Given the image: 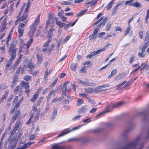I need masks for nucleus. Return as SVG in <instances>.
<instances>
[{
    "mask_svg": "<svg viewBox=\"0 0 149 149\" xmlns=\"http://www.w3.org/2000/svg\"><path fill=\"white\" fill-rule=\"evenodd\" d=\"M141 138V136L139 135L133 140L127 143L125 145L120 148L119 149H134L136 148Z\"/></svg>",
    "mask_w": 149,
    "mask_h": 149,
    "instance_id": "1",
    "label": "nucleus"
},
{
    "mask_svg": "<svg viewBox=\"0 0 149 149\" xmlns=\"http://www.w3.org/2000/svg\"><path fill=\"white\" fill-rule=\"evenodd\" d=\"M53 30L52 29H50L49 31H48V35L47 36L48 37L49 39L43 45L44 48L42 49V51L44 52H47V51L48 52H50L52 51L54 48V45L53 44L49 48L48 47L49 43L51 41V38L52 36V34Z\"/></svg>",
    "mask_w": 149,
    "mask_h": 149,
    "instance_id": "2",
    "label": "nucleus"
},
{
    "mask_svg": "<svg viewBox=\"0 0 149 149\" xmlns=\"http://www.w3.org/2000/svg\"><path fill=\"white\" fill-rule=\"evenodd\" d=\"M30 5V3L29 2L27 3L26 7L25 10V11L24 13L22 15H21L22 10H20L19 13L18 17H19V20H22V19L24 21V23H25L26 22H27V20L26 18L28 17L29 11L28 9L29 8Z\"/></svg>",
    "mask_w": 149,
    "mask_h": 149,
    "instance_id": "3",
    "label": "nucleus"
},
{
    "mask_svg": "<svg viewBox=\"0 0 149 149\" xmlns=\"http://www.w3.org/2000/svg\"><path fill=\"white\" fill-rule=\"evenodd\" d=\"M18 19L15 21V25H17V23L19 22L20 24L18 28V31L19 33V37H22L23 34L24 30L22 28L24 27L25 26L27 22L25 23H24V21L22 19V20H19V17L18 16Z\"/></svg>",
    "mask_w": 149,
    "mask_h": 149,
    "instance_id": "4",
    "label": "nucleus"
},
{
    "mask_svg": "<svg viewBox=\"0 0 149 149\" xmlns=\"http://www.w3.org/2000/svg\"><path fill=\"white\" fill-rule=\"evenodd\" d=\"M54 20H55L56 23V21H58V19L55 16L54 14L52 13L49 15V18L47 22L45 28H47L49 24L50 25V26H53L54 23Z\"/></svg>",
    "mask_w": 149,
    "mask_h": 149,
    "instance_id": "5",
    "label": "nucleus"
},
{
    "mask_svg": "<svg viewBox=\"0 0 149 149\" xmlns=\"http://www.w3.org/2000/svg\"><path fill=\"white\" fill-rule=\"evenodd\" d=\"M40 15H39L38 16V17L35 19L33 23L31 26L30 30L29 33L31 32H32V36L35 33L37 28V24L40 22Z\"/></svg>",
    "mask_w": 149,
    "mask_h": 149,
    "instance_id": "6",
    "label": "nucleus"
},
{
    "mask_svg": "<svg viewBox=\"0 0 149 149\" xmlns=\"http://www.w3.org/2000/svg\"><path fill=\"white\" fill-rule=\"evenodd\" d=\"M80 127L81 126H79L74 127L72 128V130H70L69 128L65 129L61 131V133L58 135V136L57 137V138H58L63 136L72 131L79 129Z\"/></svg>",
    "mask_w": 149,
    "mask_h": 149,
    "instance_id": "7",
    "label": "nucleus"
},
{
    "mask_svg": "<svg viewBox=\"0 0 149 149\" xmlns=\"http://www.w3.org/2000/svg\"><path fill=\"white\" fill-rule=\"evenodd\" d=\"M149 32L147 31L146 33L145 40H144V45L141 49L142 52H144L146 49L149 45Z\"/></svg>",
    "mask_w": 149,
    "mask_h": 149,
    "instance_id": "8",
    "label": "nucleus"
},
{
    "mask_svg": "<svg viewBox=\"0 0 149 149\" xmlns=\"http://www.w3.org/2000/svg\"><path fill=\"white\" fill-rule=\"evenodd\" d=\"M131 130V128H129L127 129L125 131L123 132L118 137L117 139V141H121V140H125L128 137V134L127 132H129Z\"/></svg>",
    "mask_w": 149,
    "mask_h": 149,
    "instance_id": "9",
    "label": "nucleus"
},
{
    "mask_svg": "<svg viewBox=\"0 0 149 149\" xmlns=\"http://www.w3.org/2000/svg\"><path fill=\"white\" fill-rule=\"evenodd\" d=\"M16 45L15 42H13L10 45V49L8 50L9 54L16 55Z\"/></svg>",
    "mask_w": 149,
    "mask_h": 149,
    "instance_id": "10",
    "label": "nucleus"
},
{
    "mask_svg": "<svg viewBox=\"0 0 149 149\" xmlns=\"http://www.w3.org/2000/svg\"><path fill=\"white\" fill-rule=\"evenodd\" d=\"M107 17H105L103 19L102 22L99 24L94 29L93 31H95V32L97 33L98 31V29L101 27V26H103L107 22Z\"/></svg>",
    "mask_w": 149,
    "mask_h": 149,
    "instance_id": "11",
    "label": "nucleus"
},
{
    "mask_svg": "<svg viewBox=\"0 0 149 149\" xmlns=\"http://www.w3.org/2000/svg\"><path fill=\"white\" fill-rule=\"evenodd\" d=\"M9 55L11 56L10 58L8 61V62L6 65V68L5 71L6 72H7L8 68L10 66V65L12 63L13 61L15 59L16 55H13L11 54H9Z\"/></svg>",
    "mask_w": 149,
    "mask_h": 149,
    "instance_id": "12",
    "label": "nucleus"
},
{
    "mask_svg": "<svg viewBox=\"0 0 149 149\" xmlns=\"http://www.w3.org/2000/svg\"><path fill=\"white\" fill-rule=\"evenodd\" d=\"M111 107V106H107L105 109V111L104 112H102L99 113L96 116V117L97 118H99L101 116L103 115L104 113L111 111L112 110L110 109Z\"/></svg>",
    "mask_w": 149,
    "mask_h": 149,
    "instance_id": "13",
    "label": "nucleus"
},
{
    "mask_svg": "<svg viewBox=\"0 0 149 149\" xmlns=\"http://www.w3.org/2000/svg\"><path fill=\"white\" fill-rule=\"evenodd\" d=\"M21 86L22 88H25L26 92L28 93L30 91L29 83L22 81L21 83Z\"/></svg>",
    "mask_w": 149,
    "mask_h": 149,
    "instance_id": "14",
    "label": "nucleus"
},
{
    "mask_svg": "<svg viewBox=\"0 0 149 149\" xmlns=\"http://www.w3.org/2000/svg\"><path fill=\"white\" fill-rule=\"evenodd\" d=\"M38 114L36 115V114L35 113L32 114L27 123L28 124H29L32 121L34 122L38 120Z\"/></svg>",
    "mask_w": 149,
    "mask_h": 149,
    "instance_id": "15",
    "label": "nucleus"
},
{
    "mask_svg": "<svg viewBox=\"0 0 149 149\" xmlns=\"http://www.w3.org/2000/svg\"><path fill=\"white\" fill-rule=\"evenodd\" d=\"M16 142L13 140H11L9 143L8 146V149H13L15 148Z\"/></svg>",
    "mask_w": 149,
    "mask_h": 149,
    "instance_id": "16",
    "label": "nucleus"
},
{
    "mask_svg": "<svg viewBox=\"0 0 149 149\" xmlns=\"http://www.w3.org/2000/svg\"><path fill=\"white\" fill-rule=\"evenodd\" d=\"M35 143L34 142H27L25 144L22 146L19 147L16 149H25L29 147L31 145Z\"/></svg>",
    "mask_w": 149,
    "mask_h": 149,
    "instance_id": "17",
    "label": "nucleus"
},
{
    "mask_svg": "<svg viewBox=\"0 0 149 149\" xmlns=\"http://www.w3.org/2000/svg\"><path fill=\"white\" fill-rule=\"evenodd\" d=\"M90 141V139L88 138L81 137H80V142L83 143H86Z\"/></svg>",
    "mask_w": 149,
    "mask_h": 149,
    "instance_id": "18",
    "label": "nucleus"
},
{
    "mask_svg": "<svg viewBox=\"0 0 149 149\" xmlns=\"http://www.w3.org/2000/svg\"><path fill=\"white\" fill-rule=\"evenodd\" d=\"M33 38L32 36L30 38V40H29L27 42V44L26 45V44H24V43H22V45H24L26 46V48L27 49H28L30 46L31 45L33 41Z\"/></svg>",
    "mask_w": 149,
    "mask_h": 149,
    "instance_id": "19",
    "label": "nucleus"
},
{
    "mask_svg": "<svg viewBox=\"0 0 149 149\" xmlns=\"http://www.w3.org/2000/svg\"><path fill=\"white\" fill-rule=\"evenodd\" d=\"M60 88L62 91V95H65V93L67 90V86L65 85V84H63V87L62 86H58V89Z\"/></svg>",
    "mask_w": 149,
    "mask_h": 149,
    "instance_id": "20",
    "label": "nucleus"
},
{
    "mask_svg": "<svg viewBox=\"0 0 149 149\" xmlns=\"http://www.w3.org/2000/svg\"><path fill=\"white\" fill-rule=\"evenodd\" d=\"M24 68H22L21 66H19L17 68L15 74H19L20 73L21 74H23L24 73Z\"/></svg>",
    "mask_w": 149,
    "mask_h": 149,
    "instance_id": "21",
    "label": "nucleus"
},
{
    "mask_svg": "<svg viewBox=\"0 0 149 149\" xmlns=\"http://www.w3.org/2000/svg\"><path fill=\"white\" fill-rule=\"evenodd\" d=\"M22 56V55L20 54L19 57H18V59L16 60L13 66L14 68H16L17 66L18 65L19 63H20V60Z\"/></svg>",
    "mask_w": 149,
    "mask_h": 149,
    "instance_id": "22",
    "label": "nucleus"
},
{
    "mask_svg": "<svg viewBox=\"0 0 149 149\" xmlns=\"http://www.w3.org/2000/svg\"><path fill=\"white\" fill-rule=\"evenodd\" d=\"M57 90H51L48 96L47 97V102H49V99H50L51 98V96H52V95L53 94V93L55 92L56 91H57Z\"/></svg>",
    "mask_w": 149,
    "mask_h": 149,
    "instance_id": "23",
    "label": "nucleus"
},
{
    "mask_svg": "<svg viewBox=\"0 0 149 149\" xmlns=\"http://www.w3.org/2000/svg\"><path fill=\"white\" fill-rule=\"evenodd\" d=\"M127 82L126 81H125L123 82L122 83L117 85L116 86V90H118L119 89H121L123 88V87L126 86H124V84Z\"/></svg>",
    "mask_w": 149,
    "mask_h": 149,
    "instance_id": "24",
    "label": "nucleus"
},
{
    "mask_svg": "<svg viewBox=\"0 0 149 149\" xmlns=\"http://www.w3.org/2000/svg\"><path fill=\"white\" fill-rule=\"evenodd\" d=\"M123 104V102H118L113 104L111 106L113 108H117L122 106Z\"/></svg>",
    "mask_w": 149,
    "mask_h": 149,
    "instance_id": "25",
    "label": "nucleus"
},
{
    "mask_svg": "<svg viewBox=\"0 0 149 149\" xmlns=\"http://www.w3.org/2000/svg\"><path fill=\"white\" fill-rule=\"evenodd\" d=\"M88 109L86 106H84L78 110V112L79 113H84L87 111Z\"/></svg>",
    "mask_w": 149,
    "mask_h": 149,
    "instance_id": "26",
    "label": "nucleus"
},
{
    "mask_svg": "<svg viewBox=\"0 0 149 149\" xmlns=\"http://www.w3.org/2000/svg\"><path fill=\"white\" fill-rule=\"evenodd\" d=\"M125 74L123 73L119 74L115 78V80L118 81L123 78L125 76Z\"/></svg>",
    "mask_w": 149,
    "mask_h": 149,
    "instance_id": "27",
    "label": "nucleus"
},
{
    "mask_svg": "<svg viewBox=\"0 0 149 149\" xmlns=\"http://www.w3.org/2000/svg\"><path fill=\"white\" fill-rule=\"evenodd\" d=\"M97 34V33L95 32V31H93V33L89 37V40H95L97 36V35H96Z\"/></svg>",
    "mask_w": 149,
    "mask_h": 149,
    "instance_id": "28",
    "label": "nucleus"
},
{
    "mask_svg": "<svg viewBox=\"0 0 149 149\" xmlns=\"http://www.w3.org/2000/svg\"><path fill=\"white\" fill-rule=\"evenodd\" d=\"M20 112L19 111H18L17 113H15L14 115L13 116L12 118V120L13 122H14L16 120V118L19 116L20 114Z\"/></svg>",
    "mask_w": 149,
    "mask_h": 149,
    "instance_id": "29",
    "label": "nucleus"
},
{
    "mask_svg": "<svg viewBox=\"0 0 149 149\" xmlns=\"http://www.w3.org/2000/svg\"><path fill=\"white\" fill-rule=\"evenodd\" d=\"M64 98V97H61L58 98H54L52 101V102L53 103L56 102H59L61 101Z\"/></svg>",
    "mask_w": 149,
    "mask_h": 149,
    "instance_id": "30",
    "label": "nucleus"
},
{
    "mask_svg": "<svg viewBox=\"0 0 149 149\" xmlns=\"http://www.w3.org/2000/svg\"><path fill=\"white\" fill-rule=\"evenodd\" d=\"M52 149H67L66 147L59 146L57 145H54L52 147Z\"/></svg>",
    "mask_w": 149,
    "mask_h": 149,
    "instance_id": "31",
    "label": "nucleus"
},
{
    "mask_svg": "<svg viewBox=\"0 0 149 149\" xmlns=\"http://www.w3.org/2000/svg\"><path fill=\"white\" fill-rule=\"evenodd\" d=\"M84 91L87 93H91L94 91V89L92 88H85L84 89Z\"/></svg>",
    "mask_w": 149,
    "mask_h": 149,
    "instance_id": "32",
    "label": "nucleus"
},
{
    "mask_svg": "<svg viewBox=\"0 0 149 149\" xmlns=\"http://www.w3.org/2000/svg\"><path fill=\"white\" fill-rule=\"evenodd\" d=\"M83 85L86 86H95L96 84L93 83H92L89 82H84Z\"/></svg>",
    "mask_w": 149,
    "mask_h": 149,
    "instance_id": "33",
    "label": "nucleus"
},
{
    "mask_svg": "<svg viewBox=\"0 0 149 149\" xmlns=\"http://www.w3.org/2000/svg\"><path fill=\"white\" fill-rule=\"evenodd\" d=\"M39 95L38 93H36L33 95V97L31 98L30 101L32 102H34L38 98Z\"/></svg>",
    "mask_w": 149,
    "mask_h": 149,
    "instance_id": "34",
    "label": "nucleus"
},
{
    "mask_svg": "<svg viewBox=\"0 0 149 149\" xmlns=\"http://www.w3.org/2000/svg\"><path fill=\"white\" fill-rule=\"evenodd\" d=\"M98 0H93L92 1L86 3L85 4H90L91 7H92L95 6L97 3Z\"/></svg>",
    "mask_w": 149,
    "mask_h": 149,
    "instance_id": "35",
    "label": "nucleus"
},
{
    "mask_svg": "<svg viewBox=\"0 0 149 149\" xmlns=\"http://www.w3.org/2000/svg\"><path fill=\"white\" fill-rule=\"evenodd\" d=\"M77 20H76V21L74 22L71 25V23H70L69 24L66 25L65 26L64 28V29L66 31L68 29V28L69 27H70V26H73L75 24Z\"/></svg>",
    "mask_w": 149,
    "mask_h": 149,
    "instance_id": "36",
    "label": "nucleus"
},
{
    "mask_svg": "<svg viewBox=\"0 0 149 149\" xmlns=\"http://www.w3.org/2000/svg\"><path fill=\"white\" fill-rule=\"evenodd\" d=\"M30 63V62L27 59H25L23 63L24 68H26Z\"/></svg>",
    "mask_w": 149,
    "mask_h": 149,
    "instance_id": "37",
    "label": "nucleus"
},
{
    "mask_svg": "<svg viewBox=\"0 0 149 149\" xmlns=\"http://www.w3.org/2000/svg\"><path fill=\"white\" fill-rule=\"evenodd\" d=\"M98 54L97 52V51H95L91 53L90 54L88 55L87 56V57L91 58Z\"/></svg>",
    "mask_w": 149,
    "mask_h": 149,
    "instance_id": "38",
    "label": "nucleus"
},
{
    "mask_svg": "<svg viewBox=\"0 0 149 149\" xmlns=\"http://www.w3.org/2000/svg\"><path fill=\"white\" fill-rule=\"evenodd\" d=\"M77 65L76 63H73L71 65L70 69L72 71H75L77 68Z\"/></svg>",
    "mask_w": 149,
    "mask_h": 149,
    "instance_id": "39",
    "label": "nucleus"
},
{
    "mask_svg": "<svg viewBox=\"0 0 149 149\" xmlns=\"http://www.w3.org/2000/svg\"><path fill=\"white\" fill-rule=\"evenodd\" d=\"M134 0H130L129 1H126L125 2V5H128L131 6H133V2Z\"/></svg>",
    "mask_w": 149,
    "mask_h": 149,
    "instance_id": "40",
    "label": "nucleus"
},
{
    "mask_svg": "<svg viewBox=\"0 0 149 149\" xmlns=\"http://www.w3.org/2000/svg\"><path fill=\"white\" fill-rule=\"evenodd\" d=\"M2 27L0 28V29H1V31H3L5 30L6 27V20H4L2 22Z\"/></svg>",
    "mask_w": 149,
    "mask_h": 149,
    "instance_id": "41",
    "label": "nucleus"
},
{
    "mask_svg": "<svg viewBox=\"0 0 149 149\" xmlns=\"http://www.w3.org/2000/svg\"><path fill=\"white\" fill-rule=\"evenodd\" d=\"M136 8H141V5L137 2H133V6Z\"/></svg>",
    "mask_w": 149,
    "mask_h": 149,
    "instance_id": "42",
    "label": "nucleus"
},
{
    "mask_svg": "<svg viewBox=\"0 0 149 149\" xmlns=\"http://www.w3.org/2000/svg\"><path fill=\"white\" fill-rule=\"evenodd\" d=\"M80 137H75L68 139V141L69 142L71 141H74L76 142H80Z\"/></svg>",
    "mask_w": 149,
    "mask_h": 149,
    "instance_id": "43",
    "label": "nucleus"
},
{
    "mask_svg": "<svg viewBox=\"0 0 149 149\" xmlns=\"http://www.w3.org/2000/svg\"><path fill=\"white\" fill-rule=\"evenodd\" d=\"M87 10V9L81 11L79 13L77 14V17L81 16L83 15Z\"/></svg>",
    "mask_w": 149,
    "mask_h": 149,
    "instance_id": "44",
    "label": "nucleus"
},
{
    "mask_svg": "<svg viewBox=\"0 0 149 149\" xmlns=\"http://www.w3.org/2000/svg\"><path fill=\"white\" fill-rule=\"evenodd\" d=\"M120 5L119 4H117L114 7L113 10L112 12V14L113 15H114L115 14L116 11H117V9L118 7L120 6Z\"/></svg>",
    "mask_w": 149,
    "mask_h": 149,
    "instance_id": "45",
    "label": "nucleus"
},
{
    "mask_svg": "<svg viewBox=\"0 0 149 149\" xmlns=\"http://www.w3.org/2000/svg\"><path fill=\"white\" fill-rule=\"evenodd\" d=\"M32 110L34 112L33 114H36V115L39 114L40 113L39 111L38 110L36 107L33 106L32 108Z\"/></svg>",
    "mask_w": 149,
    "mask_h": 149,
    "instance_id": "46",
    "label": "nucleus"
},
{
    "mask_svg": "<svg viewBox=\"0 0 149 149\" xmlns=\"http://www.w3.org/2000/svg\"><path fill=\"white\" fill-rule=\"evenodd\" d=\"M102 130V129L101 128H97L93 130L92 132L95 133H98L101 132Z\"/></svg>",
    "mask_w": 149,
    "mask_h": 149,
    "instance_id": "47",
    "label": "nucleus"
},
{
    "mask_svg": "<svg viewBox=\"0 0 149 149\" xmlns=\"http://www.w3.org/2000/svg\"><path fill=\"white\" fill-rule=\"evenodd\" d=\"M34 68V67L32 63H30L28 65H27L26 68H29L30 70H33V69Z\"/></svg>",
    "mask_w": 149,
    "mask_h": 149,
    "instance_id": "48",
    "label": "nucleus"
},
{
    "mask_svg": "<svg viewBox=\"0 0 149 149\" xmlns=\"http://www.w3.org/2000/svg\"><path fill=\"white\" fill-rule=\"evenodd\" d=\"M56 24L58 25L60 27L62 28L64 26L65 24V23H62L61 22L58 21H56Z\"/></svg>",
    "mask_w": 149,
    "mask_h": 149,
    "instance_id": "49",
    "label": "nucleus"
},
{
    "mask_svg": "<svg viewBox=\"0 0 149 149\" xmlns=\"http://www.w3.org/2000/svg\"><path fill=\"white\" fill-rule=\"evenodd\" d=\"M31 76L29 75H25L24 76L23 79L26 81H29L31 79Z\"/></svg>",
    "mask_w": 149,
    "mask_h": 149,
    "instance_id": "50",
    "label": "nucleus"
},
{
    "mask_svg": "<svg viewBox=\"0 0 149 149\" xmlns=\"http://www.w3.org/2000/svg\"><path fill=\"white\" fill-rule=\"evenodd\" d=\"M86 67H84L81 69L79 71V73H86Z\"/></svg>",
    "mask_w": 149,
    "mask_h": 149,
    "instance_id": "51",
    "label": "nucleus"
},
{
    "mask_svg": "<svg viewBox=\"0 0 149 149\" xmlns=\"http://www.w3.org/2000/svg\"><path fill=\"white\" fill-rule=\"evenodd\" d=\"M37 58L38 59V61L41 62L42 60V55L41 54H37Z\"/></svg>",
    "mask_w": 149,
    "mask_h": 149,
    "instance_id": "52",
    "label": "nucleus"
},
{
    "mask_svg": "<svg viewBox=\"0 0 149 149\" xmlns=\"http://www.w3.org/2000/svg\"><path fill=\"white\" fill-rule=\"evenodd\" d=\"M81 116H77L72 118V120L73 121H75L79 120L81 117Z\"/></svg>",
    "mask_w": 149,
    "mask_h": 149,
    "instance_id": "53",
    "label": "nucleus"
},
{
    "mask_svg": "<svg viewBox=\"0 0 149 149\" xmlns=\"http://www.w3.org/2000/svg\"><path fill=\"white\" fill-rule=\"evenodd\" d=\"M113 3H112V1H111L106 7V8L107 10L110 9L112 6V5Z\"/></svg>",
    "mask_w": 149,
    "mask_h": 149,
    "instance_id": "54",
    "label": "nucleus"
},
{
    "mask_svg": "<svg viewBox=\"0 0 149 149\" xmlns=\"http://www.w3.org/2000/svg\"><path fill=\"white\" fill-rule=\"evenodd\" d=\"M143 31H140L138 32L139 37L141 39L143 37Z\"/></svg>",
    "mask_w": 149,
    "mask_h": 149,
    "instance_id": "55",
    "label": "nucleus"
},
{
    "mask_svg": "<svg viewBox=\"0 0 149 149\" xmlns=\"http://www.w3.org/2000/svg\"><path fill=\"white\" fill-rule=\"evenodd\" d=\"M52 71V70L51 69L49 71L48 69L47 68L45 72V74L46 75L48 76L50 74Z\"/></svg>",
    "mask_w": 149,
    "mask_h": 149,
    "instance_id": "56",
    "label": "nucleus"
},
{
    "mask_svg": "<svg viewBox=\"0 0 149 149\" xmlns=\"http://www.w3.org/2000/svg\"><path fill=\"white\" fill-rule=\"evenodd\" d=\"M52 71V70L51 69L49 71L48 69L47 68L45 72V74L46 75L48 76L50 74Z\"/></svg>",
    "mask_w": 149,
    "mask_h": 149,
    "instance_id": "57",
    "label": "nucleus"
},
{
    "mask_svg": "<svg viewBox=\"0 0 149 149\" xmlns=\"http://www.w3.org/2000/svg\"><path fill=\"white\" fill-rule=\"evenodd\" d=\"M57 113V111L56 110H54L53 112V114L51 117V119H54V118L56 116Z\"/></svg>",
    "mask_w": 149,
    "mask_h": 149,
    "instance_id": "58",
    "label": "nucleus"
},
{
    "mask_svg": "<svg viewBox=\"0 0 149 149\" xmlns=\"http://www.w3.org/2000/svg\"><path fill=\"white\" fill-rule=\"evenodd\" d=\"M111 25V24L109 22L107 23V24L106 31H108L110 29Z\"/></svg>",
    "mask_w": 149,
    "mask_h": 149,
    "instance_id": "59",
    "label": "nucleus"
},
{
    "mask_svg": "<svg viewBox=\"0 0 149 149\" xmlns=\"http://www.w3.org/2000/svg\"><path fill=\"white\" fill-rule=\"evenodd\" d=\"M58 78H56L55 79L54 81H53V82L50 85V86L51 87H53L57 83V81H58Z\"/></svg>",
    "mask_w": 149,
    "mask_h": 149,
    "instance_id": "60",
    "label": "nucleus"
},
{
    "mask_svg": "<svg viewBox=\"0 0 149 149\" xmlns=\"http://www.w3.org/2000/svg\"><path fill=\"white\" fill-rule=\"evenodd\" d=\"M83 100L81 99H79L77 100V105L78 106L81 104L83 102Z\"/></svg>",
    "mask_w": 149,
    "mask_h": 149,
    "instance_id": "61",
    "label": "nucleus"
},
{
    "mask_svg": "<svg viewBox=\"0 0 149 149\" xmlns=\"http://www.w3.org/2000/svg\"><path fill=\"white\" fill-rule=\"evenodd\" d=\"M144 52H142L141 51V52H139L138 54V56L139 57L143 58L145 57V55L143 54Z\"/></svg>",
    "mask_w": 149,
    "mask_h": 149,
    "instance_id": "62",
    "label": "nucleus"
},
{
    "mask_svg": "<svg viewBox=\"0 0 149 149\" xmlns=\"http://www.w3.org/2000/svg\"><path fill=\"white\" fill-rule=\"evenodd\" d=\"M36 134H34V135L32 134L30 135L29 136V140H32L36 138Z\"/></svg>",
    "mask_w": 149,
    "mask_h": 149,
    "instance_id": "63",
    "label": "nucleus"
},
{
    "mask_svg": "<svg viewBox=\"0 0 149 149\" xmlns=\"http://www.w3.org/2000/svg\"><path fill=\"white\" fill-rule=\"evenodd\" d=\"M131 26L130 25H128V26L127 27L126 30V33L125 35H127L130 31L131 29Z\"/></svg>",
    "mask_w": 149,
    "mask_h": 149,
    "instance_id": "64",
    "label": "nucleus"
}]
</instances>
